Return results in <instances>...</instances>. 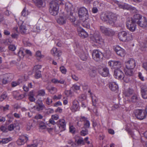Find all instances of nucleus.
<instances>
[{
  "mask_svg": "<svg viewBox=\"0 0 147 147\" xmlns=\"http://www.w3.org/2000/svg\"><path fill=\"white\" fill-rule=\"evenodd\" d=\"M100 18L103 21L113 26H115L117 19L115 15L111 12L102 13Z\"/></svg>",
  "mask_w": 147,
  "mask_h": 147,
  "instance_id": "nucleus-1",
  "label": "nucleus"
},
{
  "mask_svg": "<svg viewBox=\"0 0 147 147\" xmlns=\"http://www.w3.org/2000/svg\"><path fill=\"white\" fill-rule=\"evenodd\" d=\"M118 36L120 40L123 42L131 40L133 38L131 34H129L128 32L126 31H122L119 32L118 34Z\"/></svg>",
  "mask_w": 147,
  "mask_h": 147,
  "instance_id": "nucleus-2",
  "label": "nucleus"
},
{
  "mask_svg": "<svg viewBox=\"0 0 147 147\" xmlns=\"http://www.w3.org/2000/svg\"><path fill=\"white\" fill-rule=\"evenodd\" d=\"M79 17L80 20H88L89 18L88 11L85 7H80L78 11Z\"/></svg>",
  "mask_w": 147,
  "mask_h": 147,
  "instance_id": "nucleus-3",
  "label": "nucleus"
},
{
  "mask_svg": "<svg viewBox=\"0 0 147 147\" xmlns=\"http://www.w3.org/2000/svg\"><path fill=\"white\" fill-rule=\"evenodd\" d=\"M133 69H127L125 70V75L123 77L124 81L126 82H128L130 80V77L132 76L134 74Z\"/></svg>",
  "mask_w": 147,
  "mask_h": 147,
  "instance_id": "nucleus-4",
  "label": "nucleus"
},
{
  "mask_svg": "<svg viewBox=\"0 0 147 147\" xmlns=\"http://www.w3.org/2000/svg\"><path fill=\"white\" fill-rule=\"evenodd\" d=\"M90 40L94 42L101 44L103 42V40L98 33H95L90 37Z\"/></svg>",
  "mask_w": 147,
  "mask_h": 147,
  "instance_id": "nucleus-5",
  "label": "nucleus"
},
{
  "mask_svg": "<svg viewBox=\"0 0 147 147\" xmlns=\"http://www.w3.org/2000/svg\"><path fill=\"white\" fill-rule=\"evenodd\" d=\"M135 116L138 119L142 120L146 118V114L144 110H137L135 112Z\"/></svg>",
  "mask_w": 147,
  "mask_h": 147,
  "instance_id": "nucleus-6",
  "label": "nucleus"
},
{
  "mask_svg": "<svg viewBox=\"0 0 147 147\" xmlns=\"http://www.w3.org/2000/svg\"><path fill=\"white\" fill-rule=\"evenodd\" d=\"M66 124L65 120L64 119H60L56 122V124L59 127L58 131H62L65 129Z\"/></svg>",
  "mask_w": 147,
  "mask_h": 147,
  "instance_id": "nucleus-7",
  "label": "nucleus"
},
{
  "mask_svg": "<svg viewBox=\"0 0 147 147\" xmlns=\"http://www.w3.org/2000/svg\"><path fill=\"white\" fill-rule=\"evenodd\" d=\"M100 28L102 32L107 36H112L115 34L114 32L110 28L103 26L100 27Z\"/></svg>",
  "mask_w": 147,
  "mask_h": 147,
  "instance_id": "nucleus-8",
  "label": "nucleus"
},
{
  "mask_svg": "<svg viewBox=\"0 0 147 147\" xmlns=\"http://www.w3.org/2000/svg\"><path fill=\"white\" fill-rule=\"evenodd\" d=\"M110 66L116 69H119L121 67L122 64L121 62L118 61L111 60L108 63Z\"/></svg>",
  "mask_w": 147,
  "mask_h": 147,
  "instance_id": "nucleus-9",
  "label": "nucleus"
},
{
  "mask_svg": "<svg viewBox=\"0 0 147 147\" xmlns=\"http://www.w3.org/2000/svg\"><path fill=\"white\" fill-rule=\"evenodd\" d=\"M92 56L93 59L97 61H99L102 56V53L98 50H95L93 52Z\"/></svg>",
  "mask_w": 147,
  "mask_h": 147,
  "instance_id": "nucleus-10",
  "label": "nucleus"
},
{
  "mask_svg": "<svg viewBox=\"0 0 147 147\" xmlns=\"http://www.w3.org/2000/svg\"><path fill=\"white\" fill-rule=\"evenodd\" d=\"M63 3L61 0H53L50 4V7L55 8H57L59 9V5H63Z\"/></svg>",
  "mask_w": 147,
  "mask_h": 147,
  "instance_id": "nucleus-11",
  "label": "nucleus"
},
{
  "mask_svg": "<svg viewBox=\"0 0 147 147\" xmlns=\"http://www.w3.org/2000/svg\"><path fill=\"white\" fill-rule=\"evenodd\" d=\"M118 5L119 8L124 9L130 10L134 12H136V8L135 7H133L126 3L121 4L119 3L118 4Z\"/></svg>",
  "mask_w": 147,
  "mask_h": 147,
  "instance_id": "nucleus-12",
  "label": "nucleus"
},
{
  "mask_svg": "<svg viewBox=\"0 0 147 147\" xmlns=\"http://www.w3.org/2000/svg\"><path fill=\"white\" fill-rule=\"evenodd\" d=\"M124 75L122 71L119 69H116L114 71V76L115 78L118 79H123V77Z\"/></svg>",
  "mask_w": 147,
  "mask_h": 147,
  "instance_id": "nucleus-13",
  "label": "nucleus"
},
{
  "mask_svg": "<svg viewBox=\"0 0 147 147\" xmlns=\"http://www.w3.org/2000/svg\"><path fill=\"white\" fill-rule=\"evenodd\" d=\"M126 68L133 69L136 66V62L134 60L131 59L125 63Z\"/></svg>",
  "mask_w": 147,
  "mask_h": 147,
  "instance_id": "nucleus-14",
  "label": "nucleus"
},
{
  "mask_svg": "<svg viewBox=\"0 0 147 147\" xmlns=\"http://www.w3.org/2000/svg\"><path fill=\"white\" fill-rule=\"evenodd\" d=\"M142 98L144 99L147 98V86L143 84L140 86Z\"/></svg>",
  "mask_w": 147,
  "mask_h": 147,
  "instance_id": "nucleus-15",
  "label": "nucleus"
},
{
  "mask_svg": "<svg viewBox=\"0 0 147 147\" xmlns=\"http://www.w3.org/2000/svg\"><path fill=\"white\" fill-rule=\"evenodd\" d=\"M114 50L117 54L121 57H124L125 54L124 50L119 46H117L115 48Z\"/></svg>",
  "mask_w": 147,
  "mask_h": 147,
  "instance_id": "nucleus-16",
  "label": "nucleus"
},
{
  "mask_svg": "<svg viewBox=\"0 0 147 147\" xmlns=\"http://www.w3.org/2000/svg\"><path fill=\"white\" fill-rule=\"evenodd\" d=\"M77 31L79 35L82 38L87 37L88 34L84 30L80 27H78L77 28Z\"/></svg>",
  "mask_w": 147,
  "mask_h": 147,
  "instance_id": "nucleus-17",
  "label": "nucleus"
},
{
  "mask_svg": "<svg viewBox=\"0 0 147 147\" xmlns=\"http://www.w3.org/2000/svg\"><path fill=\"white\" fill-rule=\"evenodd\" d=\"M51 53L54 56L58 57V59H59V57L61 55V51L60 50H58L56 47H53L51 51Z\"/></svg>",
  "mask_w": 147,
  "mask_h": 147,
  "instance_id": "nucleus-18",
  "label": "nucleus"
},
{
  "mask_svg": "<svg viewBox=\"0 0 147 147\" xmlns=\"http://www.w3.org/2000/svg\"><path fill=\"white\" fill-rule=\"evenodd\" d=\"M79 103L76 99H75L72 102V105L71 107V110L73 112H75L79 110Z\"/></svg>",
  "mask_w": 147,
  "mask_h": 147,
  "instance_id": "nucleus-19",
  "label": "nucleus"
},
{
  "mask_svg": "<svg viewBox=\"0 0 147 147\" xmlns=\"http://www.w3.org/2000/svg\"><path fill=\"white\" fill-rule=\"evenodd\" d=\"M80 119L81 121L84 122V128L87 129L90 128V122L87 118L84 116H81Z\"/></svg>",
  "mask_w": 147,
  "mask_h": 147,
  "instance_id": "nucleus-20",
  "label": "nucleus"
},
{
  "mask_svg": "<svg viewBox=\"0 0 147 147\" xmlns=\"http://www.w3.org/2000/svg\"><path fill=\"white\" fill-rule=\"evenodd\" d=\"M99 74L103 77H106L109 74V71L107 67H102L100 68L98 70Z\"/></svg>",
  "mask_w": 147,
  "mask_h": 147,
  "instance_id": "nucleus-21",
  "label": "nucleus"
},
{
  "mask_svg": "<svg viewBox=\"0 0 147 147\" xmlns=\"http://www.w3.org/2000/svg\"><path fill=\"white\" fill-rule=\"evenodd\" d=\"M28 140V138L26 136H22L20 137L17 141V144L19 145H22L24 144L25 142Z\"/></svg>",
  "mask_w": 147,
  "mask_h": 147,
  "instance_id": "nucleus-22",
  "label": "nucleus"
},
{
  "mask_svg": "<svg viewBox=\"0 0 147 147\" xmlns=\"http://www.w3.org/2000/svg\"><path fill=\"white\" fill-rule=\"evenodd\" d=\"M109 87L113 91L117 92L118 90V85L115 82H111L109 84Z\"/></svg>",
  "mask_w": 147,
  "mask_h": 147,
  "instance_id": "nucleus-23",
  "label": "nucleus"
},
{
  "mask_svg": "<svg viewBox=\"0 0 147 147\" xmlns=\"http://www.w3.org/2000/svg\"><path fill=\"white\" fill-rule=\"evenodd\" d=\"M137 24L142 27H147V20L146 18L144 17L142 18Z\"/></svg>",
  "mask_w": 147,
  "mask_h": 147,
  "instance_id": "nucleus-24",
  "label": "nucleus"
},
{
  "mask_svg": "<svg viewBox=\"0 0 147 147\" xmlns=\"http://www.w3.org/2000/svg\"><path fill=\"white\" fill-rule=\"evenodd\" d=\"M37 101V111H40L45 108V106L42 102V100L38 99Z\"/></svg>",
  "mask_w": 147,
  "mask_h": 147,
  "instance_id": "nucleus-25",
  "label": "nucleus"
},
{
  "mask_svg": "<svg viewBox=\"0 0 147 147\" xmlns=\"http://www.w3.org/2000/svg\"><path fill=\"white\" fill-rule=\"evenodd\" d=\"M14 98L17 100L22 99L24 97V96L23 94H20L18 92L16 91L13 92Z\"/></svg>",
  "mask_w": 147,
  "mask_h": 147,
  "instance_id": "nucleus-26",
  "label": "nucleus"
},
{
  "mask_svg": "<svg viewBox=\"0 0 147 147\" xmlns=\"http://www.w3.org/2000/svg\"><path fill=\"white\" fill-rule=\"evenodd\" d=\"M66 18L65 16H60L57 20V22L60 24L63 25L66 23Z\"/></svg>",
  "mask_w": 147,
  "mask_h": 147,
  "instance_id": "nucleus-27",
  "label": "nucleus"
},
{
  "mask_svg": "<svg viewBox=\"0 0 147 147\" xmlns=\"http://www.w3.org/2000/svg\"><path fill=\"white\" fill-rule=\"evenodd\" d=\"M137 24L138 22L141 20L142 16L138 14H134L133 18H131Z\"/></svg>",
  "mask_w": 147,
  "mask_h": 147,
  "instance_id": "nucleus-28",
  "label": "nucleus"
},
{
  "mask_svg": "<svg viewBox=\"0 0 147 147\" xmlns=\"http://www.w3.org/2000/svg\"><path fill=\"white\" fill-rule=\"evenodd\" d=\"M73 13H69L67 14L66 18L71 22H74L76 20V18L73 15Z\"/></svg>",
  "mask_w": 147,
  "mask_h": 147,
  "instance_id": "nucleus-29",
  "label": "nucleus"
},
{
  "mask_svg": "<svg viewBox=\"0 0 147 147\" xmlns=\"http://www.w3.org/2000/svg\"><path fill=\"white\" fill-rule=\"evenodd\" d=\"M49 10V13L51 15L55 16L58 14L59 9H57V7L55 9L50 7Z\"/></svg>",
  "mask_w": 147,
  "mask_h": 147,
  "instance_id": "nucleus-30",
  "label": "nucleus"
},
{
  "mask_svg": "<svg viewBox=\"0 0 147 147\" xmlns=\"http://www.w3.org/2000/svg\"><path fill=\"white\" fill-rule=\"evenodd\" d=\"M79 55L81 59L83 60H86L88 57V55L87 54H85L84 51H82L79 53Z\"/></svg>",
  "mask_w": 147,
  "mask_h": 147,
  "instance_id": "nucleus-31",
  "label": "nucleus"
},
{
  "mask_svg": "<svg viewBox=\"0 0 147 147\" xmlns=\"http://www.w3.org/2000/svg\"><path fill=\"white\" fill-rule=\"evenodd\" d=\"M135 24H136V23L134 21L133 19L131 18H129L127 19L126 23V26Z\"/></svg>",
  "mask_w": 147,
  "mask_h": 147,
  "instance_id": "nucleus-32",
  "label": "nucleus"
},
{
  "mask_svg": "<svg viewBox=\"0 0 147 147\" xmlns=\"http://www.w3.org/2000/svg\"><path fill=\"white\" fill-rule=\"evenodd\" d=\"M88 19V20H81L83 22L82 24V26L84 27L87 28H89L90 27V25L89 23L88 22L89 20Z\"/></svg>",
  "mask_w": 147,
  "mask_h": 147,
  "instance_id": "nucleus-33",
  "label": "nucleus"
},
{
  "mask_svg": "<svg viewBox=\"0 0 147 147\" xmlns=\"http://www.w3.org/2000/svg\"><path fill=\"white\" fill-rule=\"evenodd\" d=\"M20 32L22 34H24L26 33L27 29L25 26L22 24L20 27Z\"/></svg>",
  "mask_w": 147,
  "mask_h": 147,
  "instance_id": "nucleus-34",
  "label": "nucleus"
},
{
  "mask_svg": "<svg viewBox=\"0 0 147 147\" xmlns=\"http://www.w3.org/2000/svg\"><path fill=\"white\" fill-rule=\"evenodd\" d=\"M72 7L71 4H66L65 5V9L67 12V13H73L72 11Z\"/></svg>",
  "mask_w": 147,
  "mask_h": 147,
  "instance_id": "nucleus-35",
  "label": "nucleus"
},
{
  "mask_svg": "<svg viewBox=\"0 0 147 147\" xmlns=\"http://www.w3.org/2000/svg\"><path fill=\"white\" fill-rule=\"evenodd\" d=\"M127 28L130 31L133 32L136 29V24L130 25L126 26Z\"/></svg>",
  "mask_w": 147,
  "mask_h": 147,
  "instance_id": "nucleus-36",
  "label": "nucleus"
},
{
  "mask_svg": "<svg viewBox=\"0 0 147 147\" xmlns=\"http://www.w3.org/2000/svg\"><path fill=\"white\" fill-rule=\"evenodd\" d=\"M133 92V90L132 89L129 88L124 92V94L125 96H129L131 95Z\"/></svg>",
  "mask_w": 147,
  "mask_h": 147,
  "instance_id": "nucleus-37",
  "label": "nucleus"
},
{
  "mask_svg": "<svg viewBox=\"0 0 147 147\" xmlns=\"http://www.w3.org/2000/svg\"><path fill=\"white\" fill-rule=\"evenodd\" d=\"M37 7H43L45 6V4L44 3V0H37Z\"/></svg>",
  "mask_w": 147,
  "mask_h": 147,
  "instance_id": "nucleus-38",
  "label": "nucleus"
},
{
  "mask_svg": "<svg viewBox=\"0 0 147 147\" xmlns=\"http://www.w3.org/2000/svg\"><path fill=\"white\" fill-rule=\"evenodd\" d=\"M44 57V55L41 54L40 51H37V61H41V59Z\"/></svg>",
  "mask_w": 147,
  "mask_h": 147,
  "instance_id": "nucleus-39",
  "label": "nucleus"
},
{
  "mask_svg": "<svg viewBox=\"0 0 147 147\" xmlns=\"http://www.w3.org/2000/svg\"><path fill=\"white\" fill-rule=\"evenodd\" d=\"M89 75L90 76L94 78L96 74V71L95 70L90 69L89 71Z\"/></svg>",
  "mask_w": 147,
  "mask_h": 147,
  "instance_id": "nucleus-40",
  "label": "nucleus"
},
{
  "mask_svg": "<svg viewBox=\"0 0 147 147\" xmlns=\"http://www.w3.org/2000/svg\"><path fill=\"white\" fill-rule=\"evenodd\" d=\"M76 143L78 145H84L85 142L82 138H79L76 141Z\"/></svg>",
  "mask_w": 147,
  "mask_h": 147,
  "instance_id": "nucleus-41",
  "label": "nucleus"
},
{
  "mask_svg": "<svg viewBox=\"0 0 147 147\" xmlns=\"http://www.w3.org/2000/svg\"><path fill=\"white\" fill-rule=\"evenodd\" d=\"M10 67L7 63L6 62L1 64L0 66V68L1 69H9Z\"/></svg>",
  "mask_w": 147,
  "mask_h": 147,
  "instance_id": "nucleus-42",
  "label": "nucleus"
},
{
  "mask_svg": "<svg viewBox=\"0 0 147 147\" xmlns=\"http://www.w3.org/2000/svg\"><path fill=\"white\" fill-rule=\"evenodd\" d=\"M12 140L11 137L3 138L1 140L2 143L3 144H5L8 143Z\"/></svg>",
  "mask_w": 147,
  "mask_h": 147,
  "instance_id": "nucleus-43",
  "label": "nucleus"
},
{
  "mask_svg": "<svg viewBox=\"0 0 147 147\" xmlns=\"http://www.w3.org/2000/svg\"><path fill=\"white\" fill-rule=\"evenodd\" d=\"M7 96V94L6 92H4L1 95L0 98V101H2L6 99Z\"/></svg>",
  "mask_w": 147,
  "mask_h": 147,
  "instance_id": "nucleus-44",
  "label": "nucleus"
},
{
  "mask_svg": "<svg viewBox=\"0 0 147 147\" xmlns=\"http://www.w3.org/2000/svg\"><path fill=\"white\" fill-rule=\"evenodd\" d=\"M45 94V92L44 90L42 89L39 90L37 92V96H43Z\"/></svg>",
  "mask_w": 147,
  "mask_h": 147,
  "instance_id": "nucleus-45",
  "label": "nucleus"
},
{
  "mask_svg": "<svg viewBox=\"0 0 147 147\" xmlns=\"http://www.w3.org/2000/svg\"><path fill=\"white\" fill-rule=\"evenodd\" d=\"M8 77L7 75H5L4 76V77L2 79V83L3 84H6L7 83L8 81L7 79L8 78Z\"/></svg>",
  "mask_w": 147,
  "mask_h": 147,
  "instance_id": "nucleus-46",
  "label": "nucleus"
},
{
  "mask_svg": "<svg viewBox=\"0 0 147 147\" xmlns=\"http://www.w3.org/2000/svg\"><path fill=\"white\" fill-rule=\"evenodd\" d=\"M39 129H45L46 127L45 123L43 122H40L39 124Z\"/></svg>",
  "mask_w": 147,
  "mask_h": 147,
  "instance_id": "nucleus-47",
  "label": "nucleus"
},
{
  "mask_svg": "<svg viewBox=\"0 0 147 147\" xmlns=\"http://www.w3.org/2000/svg\"><path fill=\"white\" fill-rule=\"evenodd\" d=\"M41 65H37V78L42 77L41 71L38 70L39 69L41 68Z\"/></svg>",
  "mask_w": 147,
  "mask_h": 147,
  "instance_id": "nucleus-48",
  "label": "nucleus"
},
{
  "mask_svg": "<svg viewBox=\"0 0 147 147\" xmlns=\"http://www.w3.org/2000/svg\"><path fill=\"white\" fill-rule=\"evenodd\" d=\"M85 129L84 130H82L81 131V135L82 136H85L88 134V130L86 129Z\"/></svg>",
  "mask_w": 147,
  "mask_h": 147,
  "instance_id": "nucleus-49",
  "label": "nucleus"
},
{
  "mask_svg": "<svg viewBox=\"0 0 147 147\" xmlns=\"http://www.w3.org/2000/svg\"><path fill=\"white\" fill-rule=\"evenodd\" d=\"M60 70L61 72L63 74H65L67 71V70L65 67L63 66L60 67Z\"/></svg>",
  "mask_w": 147,
  "mask_h": 147,
  "instance_id": "nucleus-50",
  "label": "nucleus"
},
{
  "mask_svg": "<svg viewBox=\"0 0 147 147\" xmlns=\"http://www.w3.org/2000/svg\"><path fill=\"white\" fill-rule=\"evenodd\" d=\"M78 98L79 101H82L83 100H85L86 97L84 94H83L79 96Z\"/></svg>",
  "mask_w": 147,
  "mask_h": 147,
  "instance_id": "nucleus-51",
  "label": "nucleus"
},
{
  "mask_svg": "<svg viewBox=\"0 0 147 147\" xmlns=\"http://www.w3.org/2000/svg\"><path fill=\"white\" fill-rule=\"evenodd\" d=\"M28 14V12L26 10V9L24 8L22 12V15L24 17L26 16Z\"/></svg>",
  "mask_w": 147,
  "mask_h": 147,
  "instance_id": "nucleus-52",
  "label": "nucleus"
},
{
  "mask_svg": "<svg viewBox=\"0 0 147 147\" xmlns=\"http://www.w3.org/2000/svg\"><path fill=\"white\" fill-rule=\"evenodd\" d=\"M138 99V97L136 95H133L131 98V101L134 102H137Z\"/></svg>",
  "mask_w": 147,
  "mask_h": 147,
  "instance_id": "nucleus-53",
  "label": "nucleus"
},
{
  "mask_svg": "<svg viewBox=\"0 0 147 147\" xmlns=\"http://www.w3.org/2000/svg\"><path fill=\"white\" fill-rule=\"evenodd\" d=\"M15 127V125L14 124H11L8 127V129L9 131L13 130Z\"/></svg>",
  "mask_w": 147,
  "mask_h": 147,
  "instance_id": "nucleus-54",
  "label": "nucleus"
},
{
  "mask_svg": "<svg viewBox=\"0 0 147 147\" xmlns=\"http://www.w3.org/2000/svg\"><path fill=\"white\" fill-rule=\"evenodd\" d=\"M53 102L52 99L50 98L49 97H48L46 100V102L47 104L48 105H50Z\"/></svg>",
  "mask_w": 147,
  "mask_h": 147,
  "instance_id": "nucleus-55",
  "label": "nucleus"
},
{
  "mask_svg": "<svg viewBox=\"0 0 147 147\" xmlns=\"http://www.w3.org/2000/svg\"><path fill=\"white\" fill-rule=\"evenodd\" d=\"M9 50L13 51L16 49V47L15 45H11L9 46Z\"/></svg>",
  "mask_w": 147,
  "mask_h": 147,
  "instance_id": "nucleus-56",
  "label": "nucleus"
},
{
  "mask_svg": "<svg viewBox=\"0 0 147 147\" xmlns=\"http://www.w3.org/2000/svg\"><path fill=\"white\" fill-rule=\"evenodd\" d=\"M9 105H6L5 107L1 106V108L2 109H3V110L4 111H6L7 110H8L9 109Z\"/></svg>",
  "mask_w": 147,
  "mask_h": 147,
  "instance_id": "nucleus-57",
  "label": "nucleus"
},
{
  "mask_svg": "<svg viewBox=\"0 0 147 147\" xmlns=\"http://www.w3.org/2000/svg\"><path fill=\"white\" fill-rule=\"evenodd\" d=\"M59 118V116L56 114L54 115H52L51 116V118L56 120H57Z\"/></svg>",
  "mask_w": 147,
  "mask_h": 147,
  "instance_id": "nucleus-58",
  "label": "nucleus"
},
{
  "mask_svg": "<svg viewBox=\"0 0 147 147\" xmlns=\"http://www.w3.org/2000/svg\"><path fill=\"white\" fill-rule=\"evenodd\" d=\"M58 83L65 85L66 84V82L65 80L62 79H61L59 80H58Z\"/></svg>",
  "mask_w": 147,
  "mask_h": 147,
  "instance_id": "nucleus-59",
  "label": "nucleus"
},
{
  "mask_svg": "<svg viewBox=\"0 0 147 147\" xmlns=\"http://www.w3.org/2000/svg\"><path fill=\"white\" fill-rule=\"evenodd\" d=\"M69 131L70 132H71L72 133H74L75 131V128L73 126H71L69 127Z\"/></svg>",
  "mask_w": 147,
  "mask_h": 147,
  "instance_id": "nucleus-60",
  "label": "nucleus"
},
{
  "mask_svg": "<svg viewBox=\"0 0 147 147\" xmlns=\"http://www.w3.org/2000/svg\"><path fill=\"white\" fill-rule=\"evenodd\" d=\"M20 83L18 82H12L11 85L12 87H14L16 86L19 85Z\"/></svg>",
  "mask_w": 147,
  "mask_h": 147,
  "instance_id": "nucleus-61",
  "label": "nucleus"
},
{
  "mask_svg": "<svg viewBox=\"0 0 147 147\" xmlns=\"http://www.w3.org/2000/svg\"><path fill=\"white\" fill-rule=\"evenodd\" d=\"M0 129L3 132L7 131V129L4 126H1L0 128Z\"/></svg>",
  "mask_w": 147,
  "mask_h": 147,
  "instance_id": "nucleus-62",
  "label": "nucleus"
},
{
  "mask_svg": "<svg viewBox=\"0 0 147 147\" xmlns=\"http://www.w3.org/2000/svg\"><path fill=\"white\" fill-rule=\"evenodd\" d=\"M25 52L26 54L29 56H31L32 55V53L29 50H26L25 51Z\"/></svg>",
  "mask_w": 147,
  "mask_h": 147,
  "instance_id": "nucleus-63",
  "label": "nucleus"
},
{
  "mask_svg": "<svg viewBox=\"0 0 147 147\" xmlns=\"http://www.w3.org/2000/svg\"><path fill=\"white\" fill-rule=\"evenodd\" d=\"M98 10L97 8L96 7H93L92 9V11L93 13H97Z\"/></svg>",
  "mask_w": 147,
  "mask_h": 147,
  "instance_id": "nucleus-64",
  "label": "nucleus"
}]
</instances>
